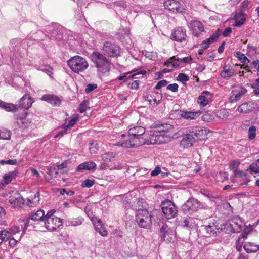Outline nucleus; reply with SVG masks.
I'll list each match as a JSON object with an SVG mask.
<instances>
[{
    "label": "nucleus",
    "mask_w": 259,
    "mask_h": 259,
    "mask_svg": "<svg viewBox=\"0 0 259 259\" xmlns=\"http://www.w3.org/2000/svg\"><path fill=\"white\" fill-rule=\"evenodd\" d=\"M89 105V102L87 100L83 101L79 105L78 107V111L79 112L82 113L84 112L87 108H88V106Z\"/></svg>",
    "instance_id": "obj_39"
},
{
    "label": "nucleus",
    "mask_w": 259,
    "mask_h": 259,
    "mask_svg": "<svg viewBox=\"0 0 259 259\" xmlns=\"http://www.w3.org/2000/svg\"><path fill=\"white\" fill-rule=\"evenodd\" d=\"M167 83V81L165 80H162L158 82L155 88L157 90L160 89L162 87H165Z\"/></svg>",
    "instance_id": "obj_52"
},
{
    "label": "nucleus",
    "mask_w": 259,
    "mask_h": 259,
    "mask_svg": "<svg viewBox=\"0 0 259 259\" xmlns=\"http://www.w3.org/2000/svg\"><path fill=\"white\" fill-rule=\"evenodd\" d=\"M172 128V125L170 124L164 123L160 125L158 127L159 133L156 132L155 133L151 135L150 137V143L152 144H160L164 142L163 140V135L159 134V133L169 132L171 131Z\"/></svg>",
    "instance_id": "obj_6"
},
{
    "label": "nucleus",
    "mask_w": 259,
    "mask_h": 259,
    "mask_svg": "<svg viewBox=\"0 0 259 259\" xmlns=\"http://www.w3.org/2000/svg\"><path fill=\"white\" fill-rule=\"evenodd\" d=\"M9 202L15 207H21L24 204V199L20 194H16L14 196L10 197Z\"/></svg>",
    "instance_id": "obj_20"
},
{
    "label": "nucleus",
    "mask_w": 259,
    "mask_h": 259,
    "mask_svg": "<svg viewBox=\"0 0 259 259\" xmlns=\"http://www.w3.org/2000/svg\"><path fill=\"white\" fill-rule=\"evenodd\" d=\"M215 229L216 227L213 224L212 225H208L206 226L204 228V229L207 233L210 235H213L217 233Z\"/></svg>",
    "instance_id": "obj_41"
},
{
    "label": "nucleus",
    "mask_w": 259,
    "mask_h": 259,
    "mask_svg": "<svg viewBox=\"0 0 259 259\" xmlns=\"http://www.w3.org/2000/svg\"><path fill=\"white\" fill-rule=\"evenodd\" d=\"M143 54L147 58L151 60H154L157 58V54L155 52H148L145 50L143 51Z\"/></svg>",
    "instance_id": "obj_43"
},
{
    "label": "nucleus",
    "mask_w": 259,
    "mask_h": 259,
    "mask_svg": "<svg viewBox=\"0 0 259 259\" xmlns=\"http://www.w3.org/2000/svg\"><path fill=\"white\" fill-rule=\"evenodd\" d=\"M247 93V90L243 87L232 92V95L229 97L230 102H235L239 100Z\"/></svg>",
    "instance_id": "obj_18"
},
{
    "label": "nucleus",
    "mask_w": 259,
    "mask_h": 259,
    "mask_svg": "<svg viewBox=\"0 0 259 259\" xmlns=\"http://www.w3.org/2000/svg\"><path fill=\"white\" fill-rule=\"evenodd\" d=\"M244 248L247 253L255 252L259 249V245H255L251 242H246L244 245Z\"/></svg>",
    "instance_id": "obj_27"
},
{
    "label": "nucleus",
    "mask_w": 259,
    "mask_h": 259,
    "mask_svg": "<svg viewBox=\"0 0 259 259\" xmlns=\"http://www.w3.org/2000/svg\"><path fill=\"white\" fill-rule=\"evenodd\" d=\"M139 81L135 80L128 84L129 87L132 89L137 90L139 88Z\"/></svg>",
    "instance_id": "obj_54"
},
{
    "label": "nucleus",
    "mask_w": 259,
    "mask_h": 259,
    "mask_svg": "<svg viewBox=\"0 0 259 259\" xmlns=\"http://www.w3.org/2000/svg\"><path fill=\"white\" fill-rule=\"evenodd\" d=\"M246 14L242 12L236 13L234 16L235 24L234 26L238 27L243 25L246 21Z\"/></svg>",
    "instance_id": "obj_22"
},
{
    "label": "nucleus",
    "mask_w": 259,
    "mask_h": 259,
    "mask_svg": "<svg viewBox=\"0 0 259 259\" xmlns=\"http://www.w3.org/2000/svg\"><path fill=\"white\" fill-rule=\"evenodd\" d=\"M201 113L200 111H181V115L182 117L187 119H195L196 117L199 116Z\"/></svg>",
    "instance_id": "obj_26"
},
{
    "label": "nucleus",
    "mask_w": 259,
    "mask_h": 259,
    "mask_svg": "<svg viewBox=\"0 0 259 259\" xmlns=\"http://www.w3.org/2000/svg\"><path fill=\"white\" fill-rule=\"evenodd\" d=\"M230 226L232 227L233 233H237L241 231L243 227V223L240 218H235L231 221Z\"/></svg>",
    "instance_id": "obj_21"
},
{
    "label": "nucleus",
    "mask_w": 259,
    "mask_h": 259,
    "mask_svg": "<svg viewBox=\"0 0 259 259\" xmlns=\"http://www.w3.org/2000/svg\"><path fill=\"white\" fill-rule=\"evenodd\" d=\"M248 6V2L247 1H243L241 6V11L240 12H244V11H245V10L247 9V8Z\"/></svg>",
    "instance_id": "obj_61"
},
{
    "label": "nucleus",
    "mask_w": 259,
    "mask_h": 259,
    "mask_svg": "<svg viewBox=\"0 0 259 259\" xmlns=\"http://www.w3.org/2000/svg\"><path fill=\"white\" fill-rule=\"evenodd\" d=\"M160 236L163 241L170 242L173 240L174 235L166 225H163L160 228Z\"/></svg>",
    "instance_id": "obj_17"
},
{
    "label": "nucleus",
    "mask_w": 259,
    "mask_h": 259,
    "mask_svg": "<svg viewBox=\"0 0 259 259\" xmlns=\"http://www.w3.org/2000/svg\"><path fill=\"white\" fill-rule=\"evenodd\" d=\"M232 32V29L230 27H227L225 29L222 34L224 37L228 36Z\"/></svg>",
    "instance_id": "obj_59"
},
{
    "label": "nucleus",
    "mask_w": 259,
    "mask_h": 259,
    "mask_svg": "<svg viewBox=\"0 0 259 259\" xmlns=\"http://www.w3.org/2000/svg\"><path fill=\"white\" fill-rule=\"evenodd\" d=\"M9 245L12 247H13L17 243V240L14 239L13 238L10 237V239H9Z\"/></svg>",
    "instance_id": "obj_64"
},
{
    "label": "nucleus",
    "mask_w": 259,
    "mask_h": 259,
    "mask_svg": "<svg viewBox=\"0 0 259 259\" xmlns=\"http://www.w3.org/2000/svg\"><path fill=\"white\" fill-rule=\"evenodd\" d=\"M250 174L259 173V166L256 163H252L250 165L248 168L246 169Z\"/></svg>",
    "instance_id": "obj_35"
},
{
    "label": "nucleus",
    "mask_w": 259,
    "mask_h": 259,
    "mask_svg": "<svg viewBox=\"0 0 259 259\" xmlns=\"http://www.w3.org/2000/svg\"><path fill=\"white\" fill-rule=\"evenodd\" d=\"M188 130H189V133L191 134L195 140V142L207 138V131L202 127H194Z\"/></svg>",
    "instance_id": "obj_12"
},
{
    "label": "nucleus",
    "mask_w": 259,
    "mask_h": 259,
    "mask_svg": "<svg viewBox=\"0 0 259 259\" xmlns=\"http://www.w3.org/2000/svg\"><path fill=\"white\" fill-rule=\"evenodd\" d=\"M18 174L17 171H10L8 174H6L4 176L3 178L5 184H9L12 181L13 179L15 178Z\"/></svg>",
    "instance_id": "obj_32"
},
{
    "label": "nucleus",
    "mask_w": 259,
    "mask_h": 259,
    "mask_svg": "<svg viewBox=\"0 0 259 259\" xmlns=\"http://www.w3.org/2000/svg\"><path fill=\"white\" fill-rule=\"evenodd\" d=\"M240 164V163L239 160H234L231 161L229 164V168L234 171H236V170H238L237 169Z\"/></svg>",
    "instance_id": "obj_40"
},
{
    "label": "nucleus",
    "mask_w": 259,
    "mask_h": 259,
    "mask_svg": "<svg viewBox=\"0 0 259 259\" xmlns=\"http://www.w3.org/2000/svg\"><path fill=\"white\" fill-rule=\"evenodd\" d=\"M233 75H234V72L229 68H227L226 66L223 67V69L220 73L221 77L226 80L230 79Z\"/></svg>",
    "instance_id": "obj_29"
},
{
    "label": "nucleus",
    "mask_w": 259,
    "mask_h": 259,
    "mask_svg": "<svg viewBox=\"0 0 259 259\" xmlns=\"http://www.w3.org/2000/svg\"><path fill=\"white\" fill-rule=\"evenodd\" d=\"M96 164L92 161L85 162L79 164L77 167V170L82 171L83 170H91L95 168Z\"/></svg>",
    "instance_id": "obj_25"
},
{
    "label": "nucleus",
    "mask_w": 259,
    "mask_h": 259,
    "mask_svg": "<svg viewBox=\"0 0 259 259\" xmlns=\"http://www.w3.org/2000/svg\"><path fill=\"white\" fill-rule=\"evenodd\" d=\"M97 88V85L94 83L89 84L87 85L85 89V92L87 93H90Z\"/></svg>",
    "instance_id": "obj_49"
},
{
    "label": "nucleus",
    "mask_w": 259,
    "mask_h": 259,
    "mask_svg": "<svg viewBox=\"0 0 259 259\" xmlns=\"http://www.w3.org/2000/svg\"><path fill=\"white\" fill-rule=\"evenodd\" d=\"M84 221V219L82 217H78L76 218H73L66 220L65 223L67 227H75L80 225Z\"/></svg>",
    "instance_id": "obj_23"
},
{
    "label": "nucleus",
    "mask_w": 259,
    "mask_h": 259,
    "mask_svg": "<svg viewBox=\"0 0 259 259\" xmlns=\"http://www.w3.org/2000/svg\"><path fill=\"white\" fill-rule=\"evenodd\" d=\"M237 110L241 113H247L249 111L248 104L247 103L242 104L238 107Z\"/></svg>",
    "instance_id": "obj_44"
},
{
    "label": "nucleus",
    "mask_w": 259,
    "mask_h": 259,
    "mask_svg": "<svg viewBox=\"0 0 259 259\" xmlns=\"http://www.w3.org/2000/svg\"><path fill=\"white\" fill-rule=\"evenodd\" d=\"M17 124L21 127H26L29 126L30 121L26 118L19 119L17 121Z\"/></svg>",
    "instance_id": "obj_38"
},
{
    "label": "nucleus",
    "mask_w": 259,
    "mask_h": 259,
    "mask_svg": "<svg viewBox=\"0 0 259 259\" xmlns=\"http://www.w3.org/2000/svg\"><path fill=\"white\" fill-rule=\"evenodd\" d=\"M41 99L54 106H60L62 102V99L54 94H45L42 96Z\"/></svg>",
    "instance_id": "obj_16"
},
{
    "label": "nucleus",
    "mask_w": 259,
    "mask_h": 259,
    "mask_svg": "<svg viewBox=\"0 0 259 259\" xmlns=\"http://www.w3.org/2000/svg\"><path fill=\"white\" fill-rule=\"evenodd\" d=\"M94 184V181L90 179L85 180L82 183V187L90 188Z\"/></svg>",
    "instance_id": "obj_47"
},
{
    "label": "nucleus",
    "mask_w": 259,
    "mask_h": 259,
    "mask_svg": "<svg viewBox=\"0 0 259 259\" xmlns=\"http://www.w3.org/2000/svg\"><path fill=\"white\" fill-rule=\"evenodd\" d=\"M227 112H226V110H222L218 112L217 116L219 118H221V115H222V118H224L227 116Z\"/></svg>",
    "instance_id": "obj_62"
},
{
    "label": "nucleus",
    "mask_w": 259,
    "mask_h": 259,
    "mask_svg": "<svg viewBox=\"0 0 259 259\" xmlns=\"http://www.w3.org/2000/svg\"><path fill=\"white\" fill-rule=\"evenodd\" d=\"M0 236L4 241H6L11 237V233L5 230L0 231Z\"/></svg>",
    "instance_id": "obj_37"
},
{
    "label": "nucleus",
    "mask_w": 259,
    "mask_h": 259,
    "mask_svg": "<svg viewBox=\"0 0 259 259\" xmlns=\"http://www.w3.org/2000/svg\"><path fill=\"white\" fill-rule=\"evenodd\" d=\"M145 133V129L140 126L131 128L128 131V139L121 144L122 147L131 148L137 147L145 144V141L142 136Z\"/></svg>",
    "instance_id": "obj_1"
},
{
    "label": "nucleus",
    "mask_w": 259,
    "mask_h": 259,
    "mask_svg": "<svg viewBox=\"0 0 259 259\" xmlns=\"http://www.w3.org/2000/svg\"><path fill=\"white\" fill-rule=\"evenodd\" d=\"M189 27L192 31L193 35L196 37L199 36L201 33L204 30L203 24L197 20H191L189 23Z\"/></svg>",
    "instance_id": "obj_13"
},
{
    "label": "nucleus",
    "mask_w": 259,
    "mask_h": 259,
    "mask_svg": "<svg viewBox=\"0 0 259 259\" xmlns=\"http://www.w3.org/2000/svg\"><path fill=\"white\" fill-rule=\"evenodd\" d=\"M30 220L37 222V224L42 225L45 220V212L42 209H39L35 212L31 213L30 217L29 218L28 223H25V227L26 228L28 224L30 222Z\"/></svg>",
    "instance_id": "obj_15"
},
{
    "label": "nucleus",
    "mask_w": 259,
    "mask_h": 259,
    "mask_svg": "<svg viewBox=\"0 0 259 259\" xmlns=\"http://www.w3.org/2000/svg\"><path fill=\"white\" fill-rule=\"evenodd\" d=\"M161 207L164 216L167 219L175 218L177 216L178 210L172 201L165 200L161 203Z\"/></svg>",
    "instance_id": "obj_5"
},
{
    "label": "nucleus",
    "mask_w": 259,
    "mask_h": 259,
    "mask_svg": "<svg viewBox=\"0 0 259 259\" xmlns=\"http://www.w3.org/2000/svg\"><path fill=\"white\" fill-rule=\"evenodd\" d=\"M161 171V169L160 167L156 166L155 169L152 170L151 172V175L152 176H157Z\"/></svg>",
    "instance_id": "obj_57"
},
{
    "label": "nucleus",
    "mask_w": 259,
    "mask_h": 259,
    "mask_svg": "<svg viewBox=\"0 0 259 259\" xmlns=\"http://www.w3.org/2000/svg\"><path fill=\"white\" fill-rule=\"evenodd\" d=\"M67 64L75 73L82 72L89 66L87 60L79 56H75L67 61Z\"/></svg>",
    "instance_id": "obj_3"
},
{
    "label": "nucleus",
    "mask_w": 259,
    "mask_h": 259,
    "mask_svg": "<svg viewBox=\"0 0 259 259\" xmlns=\"http://www.w3.org/2000/svg\"><path fill=\"white\" fill-rule=\"evenodd\" d=\"M200 193L203 194V195L209 198H216V196H214L212 192L208 191L207 190L205 189H202L200 190Z\"/></svg>",
    "instance_id": "obj_46"
},
{
    "label": "nucleus",
    "mask_w": 259,
    "mask_h": 259,
    "mask_svg": "<svg viewBox=\"0 0 259 259\" xmlns=\"http://www.w3.org/2000/svg\"><path fill=\"white\" fill-rule=\"evenodd\" d=\"M90 57L99 71L105 73L109 70L110 62L103 54L95 51L90 55Z\"/></svg>",
    "instance_id": "obj_2"
},
{
    "label": "nucleus",
    "mask_w": 259,
    "mask_h": 259,
    "mask_svg": "<svg viewBox=\"0 0 259 259\" xmlns=\"http://www.w3.org/2000/svg\"><path fill=\"white\" fill-rule=\"evenodd\" d=\"M195 142V140L191 134L189 133V130H187L186 133L182 136V139L180 142V146L183 148H187L191 147Z\"/></svg>",
    "instance_id": "obj_14"
},
{
    "label": "nucleus",
    "mask_w": 259,
    "mask_h": 259,
    "mask_svg": "<svg viewBox=\"0 0 259 259\" xmlns=\"http://www.w3.org/2000/svg\"><path fill=\"white\" fill-rule=\"evenodd\" d=\"M0 107L3 109H4L6 111H12L15 112L17 110L16 106L11 104V103H7L1 101L0 102Z\"/></svg>",
    "instance_id": "obj_30"
},
{
    "label": "nucleus",
    "mask_w": 259,
    "mask_h": 259,
    "mask_svg": "<svg viewBox=\"0 0 259 259\" xmlns=\"http://www.w3.org/2000/svg\"><path fill=\"white\" fill-rule=\"evenodd\" d=\"M62 225V220L57 217L53 218H45V220L41 225V227L44 226L49 231H54Z\"/></svg>",
    "instance_id": "obj_8"
},
{
    "label": "nucleus",
    "mask_w": 259,
    "mask_h": 259,
    "mask_svg": "<svg viewBox=\"0 0 259 259\" xmlns=\"http://www.w3.org/2000/svg\"><path fill=\"white\" fill-rule=\"evenodd\" d=\"M175 57L173 56L172 57L170 58L168 60H167L164 63V65L166 66H171L172 67V63L173 60L175 59Z\"/></svg>",
    "instance_id": "obj_58"
},
{
    "label": "nucleus",
    "mask_w": 259,
    "mask_h": 259,
    "mask_svg": "<svg viewBox=\"0 0 259 259\" xmlns=\"http://www.w3.org/2000/svg\"><path fill=\"white\" fill-rule=\"evenodd\" d=\"M237 54L238 56V59L242 63L244 64H246L250 62L249 60L244 54L241 53L240 52H237Z\"/></svg>",
    "instance_id": "obj_45"
},
{
    "label": "nucleus",
    "mask_w": 259,
    "mask_h": 259,
    "mask_svg": "<svg viewBox=\"0 0 259 259\" xmlns=\"http://www.w3.org/2000/svg\"><path fill=\"white\" fill-rule=\"evenodd\" d=\"M39 196H40L39 192H37L35 194L33 198L32 199L33 205H36L38 203V202L39 201Z\"/></svg>",
    "instance_id": "obj_55"
},
{
    "label": "nucleus",
    "mask_w": 259,
    "mask_h": 259,
    "mask_svg": "<svg viewBox=\"0 0 259 259\" xmlns=\"http://www.w3.org/2000/svg\"><path fill=\"white\" fill-rule=\"evenodd\" d=\"M193 219L191 218H185L183 222H182V226L184 227L187 228H192L193 227Z\"/></svg>",
    "instance_id": "obj_34"
},
{
    "label": "nucleus",
    "mask_w": 259,
    "mask_h": 259,
    "mask_svg": "<svg viewBox=\"0 0 259 259\" xmlns=\"http://www.w3.org/2000/svg\"><path fill=\"white\" fill-rule=\"evenodd\" d=\"M19 231L20 228L18 226H14L13 227H12L9 231V232L11 233V235L15 234L17 233H18Z\"/></svg>",
    "instance_id": "obj_60"
},
{
    "label": "nucleus",
    "mask_w": 259,
    "mask_h": 259,
    "mask_svg": "<svg viewBox=\"0 0 259 259\" xmlns=\"http://www.w3.org/2000/svg\"><path fill=\"white\" fill-rule=\"evenodd\" d=\"M166 9L174 13H182L185 12V8L179 2L175 0H167L164 3Z\"/></svg>",
    "instance_id": "obj_10"
},
{
    "label": "nucleus",
    "mask_w": 259,
    "mask_h": 259,
    "mask_svg": "<svg viewBox=\"0 0 259 259\" xmlns=\"http://www.w3.org/2000/svg\"><path fill=\"white\" fill-rule=\"evenodd\" d=\"M186 30L183 27H177L171 32L170 38L172 40L182 42L186 40Z\"/></svg>",
    "instance_id": "obj_11"
},
{
    "label": "nucleus",
    "mask_w": 259,
    "mask_h": 259,
    "mask_svg": "<svg viewBox=\"0 0 259 259\" xmlns=\"http://www.w3.org/2000/svg\"><path fill=\"white\" fill-rule=\"evenodd\" d=\"M203 207V204L202 203L199 201L197 199L190 198L182 205V210L185 212H188L190 211L196 212L199 209Z\"/></svg>",
    "instance_id": "obj_9"
},
{
    "label": "nucleus",
    "mask_w": 259,
    "mask_h": 259,
    "mask_svg": "<svg viewBox=\"0 0 259 259\" xmlns=\"http://www.w3.org/2000/svg\"><path fill=\"white\" fill-rule=\"evenodd\" d=\"M33 101L28 94L24 95L19 101V107L25 109H29L32 105Z\"/></svg>",
    "instance_id": "obj_19"
},
{
    "label": "nucleus",
    "mask_w": 259,
    "mask_h": 259,
    "mask_svg": "<svg viewBox=\"0 0 259 259\" xmlns=\"http://www.w3.org/2000/svg\"><path fill=\"white\" fill-rule=\"evenodd\" d=\"M179 86L178 84L174 83L172 84H170L167 86V90H169L172 92H176L178 90Z\"/></svg>",
    "instance_id": "obj_50"
},
{
    "label": "nucleus",
    "mask_w": 259,
    "mask_h": 259,
    "mask_svg": "<svg viewBox=\"0 0 259 259\" xmlns=\"http://www.w3.org/2000/svg\"><path fill=\"white\" fill-rule=\"evenodd\" d=\"M178 77L181 81L186 82L189 80V77L185 73H181L179 74Z\"/></svg>",
    "instance_id": "obj_53"
},
{
    "label": "nucleus",
    "mask_w": 259,
    "mask_h": 259,
    "mask_svg": "<svg viewBox=\"0 0 259 259\" xmlns=\"http://www.w3.org/2000/svg\"><path fill=\"white\" fill-rule=\"evenodd\" d=\"M197 102L200 106L203 107L207 105L209 102L208 99L203 95H201L198 97Z\"/></svg>",
    "instance_id": "obj_36"
},
{
    "label": "nucleus",
    "mask_w": 259,
    "mask_h": 259,
    "mask_svg": "<svg viewBox=\"0 0 259 259\" xmlns=\"http://www.w3.org/2000/svg\"><path fill=\"white\" fill-rule=\"evenodd\" d=\"M115 154L113 152H108L102 155V159L105 162H111L115 158Z\"/></svg>",
    "instance_id": "obj_33"
},
{
    "label": "nucleus",
    "mask_w": 259,
    "mask_h": 259,
    "mask_svg": "<svg viewBox=\"0 0 259 259\" xmlns=\"http://www.w3.org/2000/svg\"><path fill=\"white\" fill-rule=\"evenodd\" d=\"M136 221L139 227L148 228L152 224V215L146 209H139L136 211Z\"/></svg>",
    "instance_id": "obj_4"
},
{
    "label": "nucleus",
    "mask_w": 259,
    "mask_h": 259,
    "mask_svg": "<svg viewBox=\"0 0 259 259\" xmlns=\"http://www.w3.org/2000/svg\"><path fill=\"white\" fill-rule=\"evenodd\" d=\"M234 175L236 178L241 179L243 181V182L241 183L240 185H247V183L250 181L247 174L242 170H236V171H234Z\"/></svg>",
    "instance_id": "obj_24"
},
{
    "label": "nucleus",
    "mask_w": 259,
    "mask_h": 259,
    "mask_svg": "<svg viewBox=\"0 0 259 259\" xmlns=\"http://www.w3.org/2000/svg\"><path fill=\"white\" fill-rule=\"evenodd\" d=\"M78 118L77 117H75L72 119H71L68 125L65 126L64 127V129L65 130H70L71 127H72L77 122Z\"/></svg>",
    "instance_id": "obj_48"
},
{
    "label": "nucleus",
    "mask_w": 259,
    "mask_h": 259,
    "mask_svg": "<svg viewBox=\"0 0 259 259\" xmlns=\"http://www.w3.org/2000/svg\"><path fill=\"white\" fill-rule=\"evenodd\" d=\"M256 127L251 126L248 129V138L250 140L254 139L256 137Z\"/></svg>",
    "instance_id": "obj_42"
},
{
    "label": "nucleus",
    "mask_w": 259,
    "mask_h": 259,
    "mask_svg": "<svg viewBox=\"0 0 259 259\" xmlns=\"http://www.w3.org/2000/svg\"><path fill=\"white\" fill-rule=\"evenodd\" d=\"M102 50L104 55L108 57H117L120 55V48L117 45L109 41H105L102 47Z\"/></svg>",
    "instance_id": "obj_7"
},
{
    "label": "nucleus",
    "mask_w": 259,
    "mask_h": 259,
    "mask_svg": "<svg viewBox=\"0 0 259 259\" xmlns=\"http://www.w3.org/2000/svg\"><path fill=\"white\" fill-rule=\"evenodd\" d=\"M251 65H252L253 67L256 69L258 72H259V60H256L253 61L251 63Z\"/></svg>",
    "instance_id": "obj_63"
},
{
    "label": "nucleus",
    "mask_w": 259,
    "mask_h": 259,
    "mask_svg": "<svg viewBox=\"0 0 259 259\" xmlns=\"http://www.w3.org/2000/svg\"><path fill=\"white\" fill-rule=\"evenodd\" d=\"M12 132L11 131L5 128H0V139L4 140H9L11 139Z\"/></svg>",
    "instance_id": "obj_31"
},
{
    "label": "nucleus",
    "mask_w": 259,
    "mask_h": 259,
    "mask_svg": "<svg viewBox=\"0 0 259 259\" xmlns=\"http://www.w3.org/2000/svg\"><path fill=\"white\" fill-rule=\"evenodd\" d=\"M95 230L102 236H106L107 235V232L105 227L102 224L100 220L98 221L97 224H94Z\"/></svg>",
    "instance_id": "obj_28"
},
{
    "label": "nucleus",
    "mask_w": 259,
    "mask_h": 259,
    "mask_svg": "<svg viewBox=\"0 0 259 259\" xmlns=\"http://www.w3.org/2000/svg\"><path fill=\"white\" fill-rule=\"evenodd\" d=\"M40 70L42 72L47 73L50 76H51V75L52 74V70H53V69L51 67H50V66H48L47 67L40 69Z\"/></svg>",
    "instance_id": "obj_56"
},
{
    "label": "nucleus",
    "mask_w": 259,
    "mask_h": 259,
    "mask_svg": "<svg viewBox=\"0 0 259 259\" xmlns=\"http://www.w3.org/2000/svg\"><path fill=\"white\" fill-rule=\"evenodd\" d=\"M84 211L88 217H89L93 221V214L92 209L89 206H86L84 208Z\"/></svg>",
    "instance_id": "obj_51"
}]
</instances>
